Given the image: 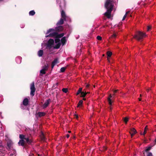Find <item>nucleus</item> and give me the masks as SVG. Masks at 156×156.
Here are the masks:
<instances>
[{
	"label": "nucleus",
	"mask_w": 156,
	"mask_h": 156,
	"mask_svg": "<svg viewBox=\"0 0 156 156\" xmlns=\"http://www.w3.org/2000/svg\"><path fill=\"white\" fill-rule=\"evenodd\" d=\"M152 147V146H149V147H146V149L144 150V151H143L144 152H146L148 154V153L149 152L148 151L151 149Z\"/></svg>",
	"instance_id": "obj_19"
},
{
	"label": "nucleus",
	"mask_w": 156,
	"mask_h": 156,
	"mask_svg": "<svg viewBox=\"0 0 156 156\" xmlns=\"http://www.w3.org/2000/svg\"><path fill=\"white\" fill-rule=\"evenodd\" d=\"M105 7L107 10V12L104 14L108 18H110L111 16V13L113 7V5L112 4V1L111 0H107L105 3Z\"/></svg>",
	"instance_id": "obj_1"
},
{
	"label": "nucleus",
	"mask_w": 156,
	"mask_h": 156,
	"mask_svg": "<svg viewBox=\"0 0 156 156\" xmlns=\"http://www.w3.org/2000/svg\"><path fill=\"white\" fill-rule=\"evenodd\" d=\"M13 144V143L12 141L11 140H9L7 142V146L8 149H10L12 147V146Z\"/></svg>",
	"instance_id": "obj_11"
},
{
	"label": "nucleus",
	"mask_w": 156,
	"mask_h": 156,
	"mask_svg": "<svg viewBox=\"0 0 156 156\" xmlns=\"http://www.w3.org/2000/svg\"><path fill=\"white\" fill-rule=\"evenodd\" d=\"M55 43H59L60 41V39L58 38H55Z\"/></svg>",
	"instance_id": "obj_35"
},
{
	"label": "nucleus",
	"mask_w": 156,
	"mask_h": 156,
	"mask_svg": "<svg viewBox=\"0 0 156 156\" xmlns=\"http://www.w3.org/2000/svg\"><path fill=\"white\" fill-rule=\"evenodd\" d=\"M89 93V92H87V94H88V93Z\"/></svg>",
	"instance_id": "obj_63"
},
{
	"label": "nucleus",
	"mask_w": 156,
	"mask_h": 156,
	"mask_svg": "<svg viewBox=\"0 0 156 156\" xmlns=\"http://www.w3.org/2000/svg\"><path fill=\"white\" fill-rule=\"evenodd\" d=\"M147 129H148L147 126H146L144 128V132L143 133V134H142V133H141L140 134L141 135H144L145 134H146V133H147Z\"/></svg>",
	"instance_id": "obj_24"
},
{
	"label": "nucleus",
	"mask_w": 156,
	"mask_h": 156,
	"mask_svg": "<svg viewBox=\"0 0 156 156\" xmlns=\"http://www.w3.org/2000/svg\"><path fill=\"white\" fill-rule=\"evenodd\" d=\"M49 37V35H48L46 36V37Z\"/></svg>",
	"instance_id": "obj_59"
},
{
	"label": "nucleus",
	"mask_w": 156,
	"mask_h": 156,
	"mask_svg": "<svg viewBox=\"0 0 156 156\" xmlns=\"http://www.w3.org/2000/svg\"><path fill=\"white\" fill-rule=\"evenodd\" d=\"M49 64L48 63L46 65L45 64L43 67V68L40 71V75L42 76V75L45 73V71L47 70L48 68Z\"/></svg>",
	"instance_id": "obj_4"
},
{
	"label": "nucleus",
	"mask_w": 156,
	"mask_h": 156,
	"mask_svg": "<svg viewBox=\"0 0 156 156\" xmlns=\"http://www.w3.org/2000/svg\"><path fill=\"white\" fill-rule=\"evenodd\" d=\"M62 90L63 92L66 93L68 91V89L66 88H63L62 89Z\"/></svg>",
	"instance_id": "obj_34"
},
{
	"label": "nucleus",
	"mask_w": 156,
	"mask_h": 156,
	"mask_svg": "<svg viewBox=\"0 0 156 156\" xmlns=\"http://www.w3.org/2000/svg\"><path fill=\"white\" fill-rule=\"evenodd\" d=\"M58 84V83H57L55 84V85L54 86H53V87H55V86H57V84Z\"/></svg>",
	"instance_id": "obj_51"
},
{
	"label": "nucleus",
	"mask_w": 156,
	"mask_h": 156,
	"mask_svg": "<svg viewBox=\"0 0 156 156\" xmlns=\"http://www.w3.org/2000/svg\"><path fill=\"white\" fill-rule=\"evenodd\" d=\"M82 88H80L79 90H78L76 94V95H77L78 94H79L80 93H81V92H82Z\"/></svg>",
	"instance_id": "obj_26"
},
{
	"label": "nucleus",
	"mask_w": 156,
	"mask_h": 156,
	"mask_svg": "<svg viewBox=\"0 0 156 156\" xmlns=\"http://www.w3.org/2000/svg\"><path fill=\"white\" fill-rule=\"evenodd\" d=\"M90 86V85L89 84H87L86 85V88H88Z\"/></svg>",
	"instance_id": "obj_45"
},
{
	"label": "nucleus",
	"mask_w": 156,
	"mask_h": 156,
	"mask_svg": "<svg viewBox=\"0 0 156 156\" xmlns=\"http://www.w3.org/2000/svg\"><path fill=\"white\" fill-rule=\"evenodd\" d=\"M35 12L34 10L31 11L29 12V15L30 16H34L35 15Z\"/></svg>",
	"instance_id": "obj_28"
},
{
	"label": "nucleus",
	"mask_w": 156,
	"mask_h": 156,
	"mask_svg": "<svg viewBox=\"0 0 156 156\" xmlns=\"http://www.w3.org/2000/svg\"><path fill=\"white\" fill-rule=\"evenodd\" d=\"M150 89H148L147 90V92H148Z\"/></svg>",
	"instance_id": "obj_56"
},
{
	"label": "nucleus",
	"mask_w": 156,
	"mask_h": 156,
	"mask_svg": "<svg viewBox=\"0 0 156 156\" xmlns=\"http://www.w3.org/2000/svg\"><path fill=\"white\" fill-rule=\"evenodd\" d=\"M19 146H23L25 144V141L24 140H20L18 143Z\"/></svg>",
	"instance_id": "obj_13"
},
{
	"label": "nucleus",
	"mask_w": 156,
	"mask_h": 156,
	"mask_svg": "<svg viewBox=\"0 0 156 156\" xmlns=\"http://www.w3.org/2000/svg\"><path fill=\"white\" fill-rule=\"evenodd\" d=\"M3 0H0V1L1 2V1H3Z\"/></svg>",
	"instance_id": "obj_62"
},
{
	"label": "nucleus",
	"mask_w": 156,
	"mask_h": 156,
	"mask_svg": "<svg viewBox=\"0 0 156 156\" xmlns=\"http://www.w3.org/2000/svg\"><path fill=\"white\" fill-rule=\"evenodd\" d=\"M61 46V44L60 43H58L54 47V48L55 49H58Z\"/></svg>",
	"instance_id": "obj_23"
},
{
	"label": "nucleus",
	"mask_w": 156,
	"mask_h": 156,
	"mask_svg": "<svg viewBox=\"0 0 156 156\" xmlns=\"http://www.w3.org/2000/svg\"><path fill=\"white\" fill-rule=\"evenodd\" d=\"M147 27V31H148L151 29V27L150 26H148Z\"/></svg>",
	"instance_id": "obj_41"
},
{
	"label": "nucleus",
	"mask_w": 156,
	"mask_h": 156,
	"mask_svg": "<svg viewBox=\"0 0 156 156\" xmlns=\"http://www.w3.org/2000/svg\"><path fill=\"white\" fill-rule=\"evenodd\" d=\"M64 29L63 27L62 26H59L58 27H56L55 28V30L56 32H61Z\"/></svg>",
	"instance_id": "obj_9"
},
{
	"label": "nucleus",
	"mask_w": 156,
	"mask_h": 156,
	"mask_svg": "<svg viewBox=\"0 0 156 156\" xmlns=\"http://www.w3.org/2000/svg\"><path fill=\"white\" fill-rule=\"evenodd\" d=\"M66 69V67H63L61 68L60 69V72L62 73H63L64 72Z\"/></svg>",
	"instance_id": "obj_32"
},
{
	"label": "nucleus",
	"mask_w": 156,
	"mask_h": 156,
	"mask_svg": "<svg viewBox=\"0 0 156 156\" xmlns=\"http://www.w3.org/2000/svg\"><path fill=\"white\" fill-rule=\"evenodd\" d=\"M45 115V113L43 112H38L36 114V116L38 115V116L39 117L44 116Z\"/></svg>",
	"instance_id": "obj_16"
},
{
	"label": "nucleus",
	"mask_w": 156,
	"mask_h": 156,
	"mask_svg": "<svg viewBox=\"0 0 156 156\" xmlns=\"http://www.w3.org/2000/svg\"><path fill=\"white\" fill-rule=\"evenodd\" d=\"M97 38L98 40H100V41H101L102 40L101 37L99 36H98L97 37Z\"/></svg>",
	"instance_id": "obj_38"
},
{
	"label": "nucleus",
	"mask_w": 156,
	"mask_h": 156,
	"mask_svg": "<svg viewBox=\"0 0 156 156\" xmlns=\"http://www.w3.org/2000/svg\"><path fill=\"white\" fill-rule=\"evenodd\" d=\"M117 36L116 34H114L112 36V38H115Z\"/></svg>",
	"instance_id": "obj_40"
},
{
	"label": "nucleus",
	"mask_w": 156,
	"mask_h": 156,
	"mask_svg": "<svg viewBox=\"0 0 156 156\" xmlns=\"http://www.w3.org/2000/svg\"><path fill=\"white\" fill-rule=\"evenodd\" d=\"M137 133L136 130L134 128H132L130 129L129 133L131 134V137L133 136Z\"/></svg>",
	"instance_id": "obj_7"
},
{
	"label": "nucleus",
	"mask_w": 156,
	"mask_h": 156,
	"mask_svg": "<svg viewBox=\"0 0 156 156\" xmlns=\"http://www.w3.org/2000/svg\"><path fill=\"white\" fill-rule=\"evenodd\" d=\"M143 152L144 154V156H145V154H144V151H143ZM147 156H153L151 152H148Z\"/></svg>",
	"instance_id": "obj_31"
},
{
	"label": "nucleus",
	"mask_w": 156,
	"mask_h": 156,
	"mask_svg": "<svg viewBox=\"0 0 156 156\" xmlns=\"http://www.w3.org/2000/svg\"><path fill=\"white\" fill-rule=\"evenodd\" d=\"M41 138L42 140L44 141L45 140V138L43 134H42L41 136Z\"/></svg>",
	"instance_id": "obj_37"
},
{
	"label": "nucleus",
	"mask_w": 156,
	"mask_h": 156,
	"mask_svg": "<svg viewBox=\"0 0 156 156\" xmlns=\"http://www.w3.org/2000/svg\"><path fill=\"white\" fill-rule=\"evenodd\" d=\"M104 149L105 150H106L107 148H106V147H104Z\"/></svg>",
	"instance_id": "obj_50"
},
{
	"label": "nucleus",
	"mask_w": 156,
	"mask_h": 156,
	"mask_svg": "<svg viewBox=\"0 0 156 156\" xmlns=\"http://www.w3.org/2000/svg\"><path fill=\"white\" fill-rule=\"evenodd\" d=\"M23 107V106H21V108H22V107Z\"/></svg>",
	"instance_id": "obj_61"
},
{
	"label": "nucleus",
	"mask_w": 156,
	"mask_h": 156,
	"mask_svg": "<svg viewBox=\"0 0 156 156\" xmlns=\"http://www.w3.org/2000/svg\"><path fill=\"white\" fill-rule=\"evenodd\" d=\"M81 94V97L84 98L87 94V92L86 91L85 92H84V91L82 92Z\"/></svg>",
	"instance_id": "obj_29"
},
{
	"label": "nucleus",
	"mask_w": 156,
	"mask_h": 156,
	"mask_svg": "<svg viewBox=\"0 0 156 156\" xmlns=\"http://www.w3.org/2000/svg\"><path fill=\"white\" fill-rule=\"evenodd\" d=\"M155 143H156V139L155 140Z\"/></svg>",
	"instance_id": "obj_60"
},
{
	"label": "nucleus",
	"mask_w": 156,
	"mask_h": 156,
	"mask_svg": "<svg viewBox=\"0 0 156 156\" xmlns=\"http://www.w3.org/2000/svg\"><path fill=\"white\" fill-rule=\"evenodd\" d=\"M138 99H139V101H141V98H138Z\"/></svg>",
	"instance_id": "obj_53"
},
{
	"label": "nucleus",
	"mask_w": 156,
	"mask_h": 156,
	"mask_svg": "<svg viewBox=\"0 0 156 156\" xmlns=\"http://www.w3.org/2000/svg\"><path fill=\"white\" fill-rule=\"evenodd\" d=\"M64 7H65V4L64 2Z\"/></svg>",
	"instance_id": "obj_57"
},
{
	"label": "nucleus",
	"mask_w": 156,
	"mask_h": 156,
	"mask_svg": "<svg viewBox=\"0 0 156 156\" xmlns=\"http://www.w3.org/2000/svg\"><path fill=\"white\" fill-rule=\"evenodd\" d=\"M45 45L46 46L47 49L49 48V40H48L46 43H45Z\"/></svg>",
	"instance_id": "obj_33"
},
{
	"label": "nucleus",
	"mask_w": 156,
	"mask_h": 156,
	"mask_svg": "<svg viewBox=\"0 0 156 156\" xmlns=\"http://www.w3.org/2000/svg\"><path fill=\"white\" fill-rule=\"evenodd\" d=\"M83 103V101L82 100H80L79 101V103H78V104H77V107H79L82 106V105Z\"/></svg>",
	"instance_id": "obj_27"
},
{
	"label": "nucleus",
	"mask_w": 156,
	"mask_h": 156,
	"mask_svg": "<svg viewBox=\"0 0 156 156\" xmlns=\"http://www.w3.org/2000/svg\"><path fill=\"white\" fill-rule=\"evenodd\" d=\"M115 95H114V94H113V95H112V96H113V97H112V99H113L114 98V97H115Z\"/></svg>",
	"instance_id": "obj_49"
},
{
	"label": "nucleus",
	"mask_w": 156,
	"mask_h": 156,
	"mask_svg": "<svg viewBox=\"0 0 156 156\" xmlns=\"http://www.w3.org/2000/svg\"><path fill=\"white\" fill-rule=\"evenodd\" d=\"M58 59L57 58H56L55 59L54 61L52 62L51 64V68L52 69L54 66L57 63H58Z\"/></svg>",
	"instance_id": "obj_8"
},
{
	"label": "nucleus",
	"mask_w": 156,
	"mask_h": 156,
	"mask_svg": "<svg viewBox=\"0 0 156 156\" xmlns=\"http://www.w3.org/2000/svg\"><path fill=\"white\" fill-rule=\"evenodd\" d=\"M69 134H67L66 135V137L67 138H69Z\"/></svg>",
	"instance_id": "obj_46"
},
{
	"label": "nucleus",
	"mask_w": 156,
	"mask_h": 156,
	"mask_svg": "<svg viewBox=\"0 0 156 156\" xmlns=\"http://www.w3.org/2000/svg\"><path fill=\"white\" fill-rule=\"evenodd\" d=\"M75 116L76 117V118L77 119L78 117V115H75Z\"/></svg>",
	"instance_id": "obj_48"
},
{
	"label": "nucleus",
	"mask_w": 156,
	"mask_h": 156,
	"mask_svg": "<svg viewBox=\"0 0 156 156\" xmlns=\"http://www.w3.org/2000/svg\"><path fill=\"white\" fill-rule=\"evenodd\" d=\"M83 100H84V101H85L86 100V98H83Z\"/></svg>",
	"instance_id": "obj_54"
},
{
	"label": "nucleus",
	"mask_w": 156,
	"mask_h": 156,
	"mask_svg": "<svg viewBox=\"0 0 156 156\" xmlns=\"http://www.w3.org/2000/svg\"><path fill=\"white\" fill-rule=\"evenodd\" d=\"M25 140L26 141V142L28 144H31L33 142L32 140L30 139L29 137H26L25 138Z\"/></svg>",
	"instance_id": "obj_12"
},
{
	"label": "nucleus",
	"mask_w": 156,
	"mask_h": 156,
	"mask_svg": "<svg viewBox=\"0 0 156 156\" xmlns=\"http://www.w3.org/2000/svg\"><path fill=\"white\" fill-rule=\"evenodd\" d=\"M59 6L61 9V15L62 18L65 21L66 20V18H67V16H66L65 12L63 11V10H62V8L61 5H59Z\"/></svg>",
	"instance_id": "obj_5"
},
{
	"label": "nucleus",
	"mask_w": 156,
	"mask_h": 156,
	"mask_svg": "<svg viewBox=\"0 0 156 156\" xmlns=\"http://www.w3.org/2000/svg\"><path fill=\"white\" fill-rule=\"evenodd\" d=\"M49 33V30H47V34H48Z\"/></svg>",
	"instance_id": "obj_55"
},
{
	"label": "nucleus",
	"mask_w": 156,
	"mask_h": 156,
	"mask_svg": "<svg viewBox=\"0 0 156 156\" xmlns=\"http://www.w3.org/2000/svg\"><path fill=\"white\" fill-rule=\"evenodd\" d=\"M54 41L53 39H49V49L54 45Z\"/></svg>",
	"instance_id": "obj_14"
},
{
	"label": "nucleus",
	"mask_w": 156,
	"mask_h": 156,
	"mask_svg": "<svg viewBox=\"0 0 156 156\" xmlns=\"http://www.w3.org/2000/svg\"><path fill=\"white\" fill-rule=\"evenodd\" d=\"M64 34H65L64 33H62L61 34H58V33H57L56 38H61L63 37L64 36Z\"/></svg>",
	"instance_id": "obj_21"
},
{
	"label": "nucleus",
	"mask_w": 156,
	"mask_h": 156,
	"mask_svg": "<svg viewBox=\"0 0 156 156\" xmlns=\"http://www.w3.org/2000/svg\"><path fill=\"white\" fill-rule=\"evenodd\" d=\"M112 54V52L109 51H108L107 52V60H108V61L109 62V57L111 56Z\"/></svg>",
	"instance_id": "obj_20"
},
{
	"label": "nucleus",
	"mask_w": 156,
	"mask_h": 156,
	"mask_svg": "<svg viewBox=\"0 0 156 156\" xmlns=\"http://www.w3.org/2000/svg\"><path fill=\"white\" fill-rule=\"evenodd\" d=\"M68 132L69 133H70L71 132V131H68Z\"/></svg>",
	"instance_id": "obj_58"
},
{
	"label": "nucleus",
	"mask_w": 156,
	"mask_h": 156,
	"mask_svg": "<svg viewBox=\"0 0 156 156\" xmlns=\"http://www.w3.org/2000/svg\"><path fill=\"white\" fill-rule=\"evenodd\" d=\"M126 16V14H125L124 15V16L122 18V20H125Z\"/></svg>",
	"instance_id": "obj_42"
},
{
	"label": "nucleus",
	"mask_w": 156,
	"mask_h": 156,
	"mask_svg": "<svg viewBox=\"0 0 156 156\" xmlns=\"http://www.w3.org/2000/svg\"><path fill=\"white\" fill-rule=\"evenodd\" d=\"M30 94L32 96H34V93L36 90V89L34 86V82H33L30 85Z\"/></svg>",
	"instance_id": "obj_3"
},
{
	"label": "nucleus",
	"mask_w": 156,
	"mask_h": 156,
	"mask_svg": "<svg viewBox=\"0 0 156 156\" xmlns=\"http://www.w3.org/2000/svg\"><path fill=\"white\" fill-rule=\"evenodd\" d=\"M3 147V145L1 144V143H0V147Z\"/></svg>",
	"instance_id": "obj_47"
},
{
	"label": "nucleus",
	"mask_w": 156,
	"mask_h": 156,
	"mask_svg": "<svg viewBox=\"0 0 156 156\" xmlns=\"http://www.w3.org/2000/svg\"><path fill=\"white\" fill-rule=\"evenodd\" d=\"M55 31V30L53 29H49V32L52 31Z\"/></svg>",
	"instance_id": "obj_44"
},
{
	"label": "nucleus",
	"mask_w": 156,
	"mask_h": 156,
	"mask_svg": "<svg viewBox=\"0 0 156 156\" xmlns=\"http://www.w3.org/2000/svg\"><path fill=\"white\" fill-rule=\"evenodd\" d=\"M141 95L140 94V96L141 97Z\"/></svg>",
	"instance_id": "obj_64"
},
{
	"label": "nucleus",
	"mask_w": 156,
	"mask_h": 156,
	"mask_svg": "<svg viewBox=\"0 0 156 156\" xmlns=\"http://www.w3.org/2000/svg\"><path fill=\"white\" fill-rule=\"evenodd\" d=\"M43 51L42 50H39L38 52V56L39 57H41L42 56L43 54Z\"/></svg>",
	"instance_id": "obj_22"
},
{
	"label": "nucleus",
	"mask_w": 156,
	"mask_h": 156,
	"mask_svg": "<svg viewBox=\"0 0 156 156\" xmlns=\"http://www.w3.org/2000/svg\"><path fill=\"white\" fill-rule=\"evenodd\" d=\"M64 19L61 18L57 23V25H62L64 23Z\"/></svg>",
	"instance_id": "obj_17"
},
{
	"label": "nucleus",
	"mask_w": 156,
	"mask_h": 156,
	"mask_svg": "<svg viewBox=\"0 0 156 156\" xmlns=\"http://www.w3.org/2000/svg\"><path fill=\"white\" fill-rule=\"evenodd\" d=\"M49 104V99L47 100L46 102L42 106V107L43 108H44L47 107Z\"/></svg>",
	"instance_id": "obj_18"
},
{
	"label": "nucleus",
	"mask_w": 156,
	"mask_h": 156,
	"mask_svg": "<svg viewBox=\"0 0 156 156\" xmlns=\"http://www.w3.org/2000/svg\"><path fill=\"white\" fill-rule=\"evenodd\" d=\"M19 137L21 140H25V138H26V137H25V136L23 134H20L19 136Z\"/></svg>",
	"instance_id": "obj_30"
},
{
	"label": "nucleus",
	"mask_w": 156,
	"mask_h": 156,
	"mask_svg": "<svg viewBox=\"0 0 156 156\" xmlns=\"http://www.w3.org/2000/svg\"><path fill=\"white\" fill-rule=\"evenodd\" d=\"M29 103V100L27 98H25L23 101V104L25 106H27Z\"/></svg>",
	"instance_id": "obj_10"
},
{
	"label": "nucleus",
	"mask_w": 156,
	"mask_h": 156,
	"mask_svg": "<svg viewBox=\"0 0 156 156\" xmlns=\"http://www.w3.org/2000/svg\"><path fill=\"white\" fill-rule=\"evenodd\" d=\"M129 12L128 11V12H126V15H127V14L129 13Z\"/></svg>",
	"instance_id": "obj_52"
},
{
	"label": "nucleus",
	"mask_w": 156,
	"mask_h": 156,
	"mask_svg": "<svg viewBox=\"0 0 156 156\" xmlns=\"http://www.w3.org/2000/svg\"><path fill=\"white\" fill-rule=\"evenodd\" d=\"M146 36V35L145 33L139 31L136 32L133 37L138 41H139L145 37Z\"/></svg>",
	"instance_id": "obj_2"
},
{
	"label": "nucleus",
	"mask_w": 156,
	"mask_h": 156,
	"mask_svg": "<svg viewBox=\"0 0 156 156\" xmlns=\"http://www.w3.org/2000/svg\"><path fill=\"white\" fill-rule=\"evenodd\" d=\"M21 59L22 58L20 57H18L16 58V61H17L18 59H19L20 60V62H19V63H20L21 62Z\"/></svg>",
	"instance_id": "obj_39"
},
{
	"label": "nucleus",
	"mask_w": 156,
	"mask_h": 156,
	"mask_svg": "<svg viewBox=\"0 0 156 156\" xmlns=\"http://www.w3.org/2000/svg\"><path fill=\"white\" fill-rule=\"evenodd\" d=\"M123 119L124 121L125 122L126 124L127 123V122L128 121V118L127 117H126Z\"/></svg>",
	"instance_id": "obj_36"
},
{
	"label": "nucleus",
	"mask_w": 156,
	"mask_h": 156,
	"mask_svg": "<svg viewBox=\"0 0 156 156\" xmlns=\"http://www.w3.org/2000/svg\"><path fill=\"white\" fill-rule=\"evenodd\" d=\"M61 41L62 44L64 45L66 43V39L65 37H63L61 40Z\"/></svg>",
	"instance_id": "obj_25"
},
{
	"label": "nucleus",
	"mask_w": 156,
	"mask_h": 156,
	"mask_svg": "<svg viewBox=\"0 0 156 156\" xmlns=\"http://www.w3.org/2000/svg\"><path fill=\"white\" fill-rule=\"evenodd\" d=\"M118 90H115L114 91V95H115V94L117 92V91H118Z\"/></svg>",
	"instance_id": "obj_43"
},
{
	"label": "nucleus",
	"mask_w": 156,
	"mask_h": 156,
	"mask_svg": "<svg viewBox=\"0 0 156 156\" xmlns=\"http://www.w3.org/2000/svg\"><path fill=\"white\" fill-rule=\"evenodd\" d=\"M113 96H112V95L110 94L109 95V97L108 98V104H109V105H110V106H111L112 105V99ZM110 109L111 110L112 108L111 107H110Z\"/></svg>",
	"instance_id": "obj_6"
},
{
	"label": "nucleus",
	"mask_w": 156,
	"mask_h": 156,
	"mask_svg": "<svg viewBox=\"0 0 156 156\" xmlns=\"http://www.w3.org/2000/svg\"><path fill=\"white\" fill-rule=\"evenodd\" d=\"M57 34V32H54L52 33L49 34V37H54L55 38L56 37Z\"/></svg>",
	"instance_id": "obj_15"
}]
</instances>
